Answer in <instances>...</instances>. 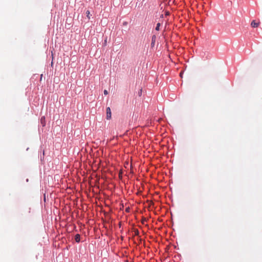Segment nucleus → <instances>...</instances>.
I'll use <instances>...</instances> for the list:
<instances>
[{"label":"nucleus","instance_id":"obj_1","mask_svg":"<svg viewBox=\"0 0 262 262\" xmlns=\"http://www.w3.org/2000/svg\"><path fill=\"white\" fill-rule=\"evenodd\" d=\"M106 118L107 120H110L112 118V112L111 109L110 107H107L106 109Z\"/></svg>","mask_w":262,"mask_h":262},{"label":"nucleus","instance_id":"obj_2","mask_svg":"<svg viewBox=\"0 0 262 262\" xmlns=\"http://www.w3.org/2000/svg\"><path fill=\"white\" fill-rule=\"evenodd\" d=\"M40 123L42 127H45L46 126V118L45 116H42L40 119Z\"/></svg>","mask_w":262,"mask_h":262},{"label":"nucleus","instance_id":"obj_3","mask_svg":"<svg viewBox=\"0 0 262 262\" xmlns=\"http://www.w3.org/2000/svg\"><path fill=\"white\" fill-rule=\"evenodd\" d=\"M156 39V36L155 35H153L151 37V47H154L155 45Z\"/></svg>","mask_w":262,"mask_h":262},{"label":"nucleus","instance_id":"obj_4","mask_svg":"<svg viewBox=\"0 0 262 262\" xmlns=\"http://www.w3.org/2000/svg\"><path fill=\"white\" fill-rule=\"evenodd\" d=\"M81 236L79 234H76L75 235V241L76 243H79L81 242L80 240Z\"/></svg>","mask_w":262,"mask_h":262},{"label":"nucleus","instance_id":"obj_5","mask_svg":"<svg viewBox=\"0 0 262 262\" xmlns=\"http://www.w3.org/2000/svg\"><path fill=\"white\" fill-rule=\"evenodd\" d=\"M259 23H256L254 20H253L251 24V26L253 28H256L258 27Z\"/></svg>","mask_w":262,"mask_h":262},{"label":"nucleus","instance_id":"obj_6","mask_svg":"<svg viewBox=\"0 0 262 262\" xmlns=\"http://www.w3.org/2000/svg\"><path fill=\"white\" fill-rule=\"evenodd\" d=\"M161 23H158L157 24V25H156V27L155 28V30L157 31H159L160 30V27L161 26Z\"/></svg>","mask_w":262,"mask_h":262},{"label":"nucleus","instance_id":"obj_7","mask_svg":"<svg viewBox=\"0 0 262 262\" xmlns=\"http://www.w3.org/2000/svg\"><path fill=\"white\" fill-rule=\"evenodd\" d=\"M142 89L141 88L138 91V95L139 97H141L142 96Z\"/></svg>","mask_w":262,"mask_h":262},{"label":"nucleus","instance_id":"obj_8","mask_svg":"<svg viewBox=\"0 0 262 262\" xmlns=\"http://www.w3.org/2000/svg\"><path fill=\"white\" fill-rule=\"evenodd\" d=\"M86 17L89 19H90V12L89 10L86 11Z\"/></svg>","mask_w":262,"mask_h":262},{"label":"nucleus","instance_id":"obj_9","mask_svg":"<svg viewBox=\"0 0 262 262\" xmlns=\"http://www.w3.org/2000/svg\"><path fill=\"white\" fill-rule=\"evenodd\" d=\"M107 43V37H106L105 39L104 40V42L103 43V45L104 46H105Z\"/></svg>","mask_w":262,"mask_h":262},{"label":"nucleus","instance_id":"obj_10","mask_svg":"<svg viewBox=\"0 0 262 262\" xmlns=\"http://www.w3.org/2000/svg\"><path fill=\"white\" fill-rule=\"evenodd\" d=\"M103 94L104 95H107L108 94V92L106 90H104L103 91Z\"/></svg>","mask_w":262,"mask_h":262},{"label":"nucleus","instance_id":"obj_11","mask_svg":"<svg viewBox=\"0 0 262 262\" xmlns=\"http://www.w3.org/2000/svg\"><path fill=\"white\" fill-rule=\"evenodd\" d=\"M44 155H45V152H44V151H43V156H42V157L41 156H40V160H43V158H44Z\"/></svg>","mask_w":262,"mask_h":262},{"label":"nucleus","instance_id":"obj_12","mask_svg":"<svg viewBox=\"0 0 262 262\" xmlns=\"http://www.w3.org/2000/svg\"><path fill=\"white\" fill-rule=\"evenodd\" d=\"M170 14V13L169 12V11H166L165 13V15L166 16H168Z\"/></svg>","mask_w":262,"mask_h":262},{"label":"nucleus","instance_id":"obj_13","mask_svg":"<svg viewBox=\"0 0 262 262\" xmlns=\"http://www.w3.org/2000/svg\"><path fill=\"white\" fill-rule=\"evenodd\" d=\"M127 24H128V23H127V21H124V22L123 23V26H127Z\"/></svg>","mask_w":262,"mask_h":262},{"label":"nucleus","instance_id":"obj_14","mask_svg":"<svg viewBox=\"0 0 262 262\" xmlns=\"http://www.w3.org/2000/svg\"><path fill=\"white\" fill-rule=\"evenodd\" d=\"M160 18L162 19L164 18V15L163 14H161L160 16Z\"/></svg>","mask_w":262,"mask_h":262}]
</instances>
